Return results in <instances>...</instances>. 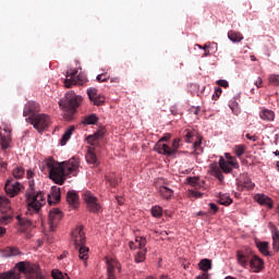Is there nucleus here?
I'll list each match as a JSON object with an SVG mask.
<instances>
[{
    "mask_svg": "<svg viewBox=\"0 0 279 279\" xmlns=\"http://www.w3.org/2000/svg\"><path fill=\"white\" fill-rule=\"evenodd\" d=\"M228 38L231 40V43H241V40H243V34L236 31H229Z\"/></svg>",
    "mask_w": 279,
    "mask_h": 279,
    "instance_id": "obj_26",
    "label": "nucleus"
},
{
    "mask_svg": "<svg viewBox=\"0 0 279 279\" xmlns=\"http://www.w3.org/2000/svg\"><path fill=\"white\" fill-rule=\"evenodd\" d=\"M239 186L246 189L247 191H252L256 184L252 182V179L247 174H241L238 180Z\"/></svg>",
    "mask_w": 279,
    "mask_h": 279,
    "instance_id": "obj_18",
    "label": "nucleus"
},
{
    "mask_svg": "<svg viewBox=\"0 0 279 279\" xmlns=\"http://www.w3.org/2000/svg\"><path fill=\"white\" fill-rule=\"evenodd\" d=\"M196 47H198V49H204V51L208 49L207 45H205V46L196 45Z\"/></svg>",
    "mask_w": 279,
    "mask_h": 279,
    "instance_id": "obj_62",
    "label": "nucleus"
},
{
    "mask_svg": "<svg viewBox=\"0 0 279 279\" xmlns=\"http://www.w3.org/2000/svg\"><path fill=\"white\" fill-rule=\"evenodd\" d=\"M204 194H202L201 192L195 191V190H190L189 191V196L194 197V199H199Z\"/></svg>",
    "mask_w": 279,
    "mask_h": 279,
    "instance_id": "obj_46",
    "label": "nucleus"
},
{
    "mask_svg": "<svg viewBox=\"0 0 279 279\" xmlns=\"http://www.w3.org/2000/svg\"><path fill=\"white\" fill-rule=\"evenodd\" d=\"M100 136H101V133H95L94 135H89L87 137V141L88 143H90V145H95V141H97Z\"/></svg>",
    "mask_w": 279,
    "mask_h": 279,
    "instance_id": "obj_48",
    "label": "nucleus"
},
{
    "mask_svg": "<svg viewBox=\"0 0 279 279\" xmlns=\"http://www.w3.org/2000/svg\"><path fill=\"white\" fill-rule=\"evenodd\" d=\"M272 247H274L275 252L279 251V233L278 232H276L272 235Z\"/></svg>",
    "mask_w": 279,
    "mask_h": 279,
    "instance_id": "obj_43",
    "label": "nucleus"
},
{
    "mask_svg": "<svg viewBox=\"0 0 279 279\" xmlns=\"http://www.w3.org/2000/svg\"><path fill=\"white\" fill-rule=\"evenodd\" d=\"M229 162L231 169H239V161L234 157H230V160H227Z\"/></svg>",
    "mask_w": 279,
    "mask_h": 279,
    "instance_id": "obj_49",
    "label": "nucleus"
},
{
    "mask_svg": "<svg viewBox=\"0 0 279 279\" xmlns=\"http://www.w3.org/2000/svg\"><path fill=\"white\" fill-rule=\"evenodd\" d=\"M76 250H78V258L86 263V260H88V247L78 246Z\"/></svg>",
    "mask_w": 279,
    "mask_h": 279,
    "instance_id": "obj_31",
    "label": "nucleus"
},
{
    "mask_svg": "<svg viewBox=\"0 0 279 279\" xmlns=\"http://www.w3.org/2000/svg\"><path fill=\"white\" fill-rule=\"evenodd\" d=\"M5 169H8V163L1 162L0 163V171H5Z\"/></svg>",
    "mask_w": 279,
    "mask_h": 279,
    "instance_id": "obj_60",
    "label": "nucleus"
},
{
    "mask_svg": "<svg viewBox=\"0 0 279 279\" xmlns=\"http://www.w3.org/2000/svg\"><path fill=\"white\" fill-rule=\"evenodd\" d=\"M107 276L108 279H117L114 271H121V264L114 258H107Z\"/></svg>",
    "mask_w": 279,
    "mask_h": 279,
    "instance_id": "obj_16",
    "label": "nucleus"
},
{
    "mask_svg": "<svg viewBox=\"0 0 279 279\" xmlns=\"http://www.w3.org/2000/svg\"><path fill=\"white\" fill-rule=\"evenodd\" d=\"M236 258H238V263H239V265H241V267H247V265L250 263V267H251V269H253V271L255 274H258V271H260L263 269V267H265V262H263V259L260 257H258V255H253L250 258V252L238 251Z\"/></svg>",
    "mask_w": 279,
    "mask_h": 279,
    "instance_id": "obj_3",
    "label": "nucleus"
},
{
    "mask_svg": "<svg viewBox=\"0 0 279 279\" xmlns=\"http://www.w3.org/2000/svg\"><path fill=\"white\" fill-rule=\"evenodd\" d=\"M269 82L272 84V86H279V75L271 74L269 76Z\"/></svg>",
    "mask_w": 279,
    "mask_h": 279,
    "instance_id": "obj_47",
    "label": "nucleus"
},
{
    "mask_svg": "<svg viewBox=\"0 0 279 279\" xmlns=\"http://www.w3.org/2000/svg\"><path fill=\"white\" fill-rule=\"evenodd\" d=\"M99 121V118H97V116L95 114H90L85 117V119L83 120V124L84 125H95V123H97Z\"/></svg>",
    "mask_w": 279,
    "mask_h": 279,
    "instance_id": "obj_33",
    "label": "nucleus"
},
{
    "mask_svg": "<svg viewBox=\"0 0 279 279\" xmlns=\"http://www.w3.org/2000/svg\"><path fill=\"white\" fill-rule=\"evenodd\" d=\"M259 119H262V121H267V122L275 121L276 112H274V110L271 109L263 108L259 111Z\"/></svg>",
    "mask_w": 279,
    "mask_h": 279,
    "instance_id": "obj_23",
    "label": "nucleus"
},
{
    "mask_svg": "<svg viewBox=\"0 0 279 279\" xmlns=\"http://www.w3.org/2000/svg\"><path fill=\"white\" fill-rule=\"evenodd\" d=\"M60 199H61L60 187L54 185L51 187L50 194H48V204L50 206L53 204H58Z\"/></svg>",
    "mask_w": 279,
    "mask_h": 279,
    "instance_id": "obj_19",
    "label": "nucleus"
},
{
    "mask_svg": "<svg viewBox=\"0 0 279 279\" xmlns=\"http://www.w3.org/2000/svg\"><path fill=\"white\" fill-rule=\"evenodd\" d=\"M26 175H27L29 182H34V180H32V178H34V172L32 170H28Z\"/></svg>",
    "mask_w": 279,
    "mask_h": 279,
    "instance_id": "obj_58",
    "label": "nucleus"
},
{
    "mask_svg": "<svg viewBox=\"0 0 279 279\" xmlns=\"http://www.w3.org/2000/svg\"><path fill=\"white\" fill-rule=\"evenodd\" d=\"M49 171L50 180H53L56 184H64L66 177L69 173H73V171H77L80 168V159L71 158L69 161L64 162H56L53 159H48L45 163Z\"/></svg>",
    "mask_w": 279,
    "mask_h": 279,
    "instance_id": "obj_1",
    "label": "nucleus"
},
{
    "mask_svg": "<svg viewBox=\"0 0 279 279\" xmlns=\"http://www.w3.org/2000/svg\"><path fill=\"white\" fill-rule=\"evenodd\" d=\"M13 219L12 213L9 211V214L7 215H2V217H0V223H2V226H8V223H11Z\"/></svg>",
    "mask_w": 279,
    "mask_h": 279,
    "instance_id": "obj_38",
    "label": "nucleus"
},
{
    "mask_svg": "<svg viewBox=\"0 0 279 279\" xmlns=\"http://www.w3.org/2000/svg\"><path fill=\"white\" fill-rule=\"evenodd\" d=\"M208 173L209 175L217 178L219 182H223V173H232V168L228 160H226L223 157H220L218 163L215 162L209 166Z\"/></svg>",
    "mask_w": 279,
    "mask_h": 279,
    "instance_id": "obj_5",
    "label": "nucleus"
},
{
    "mask_svg": "<svg viewBox=\"0 0 279 279\" xmlns=\"http://www.w3.org/2000/svg\"><path fill=\"white\" fill-rule=\"evenodd\" d=\"M111 83L119 84V77L111 78Z\"/></svg>",
    "mask_w": 279,
    "mask_h": 279,
    "instance_id": "obj_64",
    "label": "nucleus"
},
{
    "mask_svg": "<svg viewBox=\"0 0 279 279\" xmlns=\"http://www.w3.org/2000/svg\"><path fill=\"white\" fill-rule=\"evenodd\" d=\"M4 132H5V134L0 133V145H1L2 149H8L10 147V143L12 141V137L10 135V133L12 131L10 130V128H4Z\"/></svg>",
    "mask_w": 279,
    "mask_h": 279,
    "instance_id": "obj_20",
    "label": "nucleus"
},
{
    "mask_svg": "<svg viewBox=\"0 0 279 279\" xmlns=\"http://www.w3.org/2000/svg\"><path fill=\"white\" fill-rule=\"evenodd\" d=\"M1 279H21V275L14 274V271H9L0 275Z\"/></svg>",
    "mask_w": 279,
    "mask_h": 279,
    "instance_id": "obj_40",
    "label": "nucleus"
},
{
    "mask_svg": "<svg viewBox=\"0 0 279 279\" xmlns=\"http://www.w3.org/2000/svg\"><path fill=\"white\" fill-rule=\"evenodd\" d=\"M73 132H75V126H70L62 135L60 140V145H66V142L71 140V136H73Z\"/></svg>",
    "mask_w": 279,
    "mask_h": 279,
    "instance_id": "obj_25",
    "label": "nucleus"
},
{
    "mask_svg": "<svg viewBox=\"0 0 279 279\" xmlns=\"http://www.w3.org/2000/svg\"><path fill=\"white\" fill-rule=\"evenodd\" d=\"M61 110L68 112L71 117L77 112V108L82 106V96L76 95L75 92H69L65 94L64 98L59 101Z\"/></svg>",
    "mask_w": 279,
    "mask_h": 279,
    "instance_id": "obj_4",
    "label": "nucleus"
},
{
    "mask_svg": "<svg viewBox=\"0 0 279 279\" xmlns=\"http://www.w3.org/2000/svg\"><path fill=\"white\" fill-rule=\"evenodd\" d=\"M185 143H193L194 154H202V137L195 131L185 130Z\"/></svg>",
    "mask_w": 279,
    "mask_h": 279,
    "instance_id": "obj_10",
    "label": "nucleus"
},
{
    "mask_svg": "<svg viewBox=\"0 0 279 279\" xmlns=\"http://www.w3.org/2000/svg\"><path fill=\"white\" fill-rule=\"evenodd\" d=\"M107 181L109 182L110 186H117V184H119V179H117V175H110L107 177Z\"/></svg>",
    "mask_w": 279,
    "mask_h": 279,
    "instance_id": "obj_45",
    "label": "nucleus"
},
{
    "mask_svg": "<svg viewBox=\"0 0 279 279\" xmlns=\"http://www.w3.org/2000/svg\"><path fill=\"white\" fill-rule=\"evenodd\" d=\"M209 278H210V275H208V272H204L196 277V279H209Z\"/></svg>",
    "mask_w": 279,
    "mask_h": 279,
    "instance_id": "obj_56",
    "label": "nucleus"
},
{
    "mask_svg": "<svg viewBox=\"0 0 279 279\" xmlns=\"http://www.w3.org/2000/svg\"><path fill=\"white\" fill-rule=\"evenodd\" d=\"M72 241L76 248L86 246V235L84 234V227H77L72 231Z\"/></svg>",
    "mask_w": 279,
    "mask_h": 279,
    "instance_id": "obj_14",
    "label": "nucleus"
},
{
    "mask_svg": "<svg viewBox=\"0 0 279 279\" xmlns=\"http://www.w3.org/2000/svg\"><path fill=\"white\" fill-rule=\"evenodd\" d=\"M85 158L89 165H97V155H95V153L92 150L86 154Z\"/></svg>",
    "mask_w": 279,
    "mask_h": 279,
    "instance_id": "obj_37",
    "label": "nucleus"
},
{
    "mask_svg": "<svg viewBox=\"0 0 279 279\" xmlns=\"http://www.w3.org/2000/svg\"><path fill=\"white\" fill-rule=\"evenodd\" d=\"M86 82V78H83L82 75H77V70H69L65 75L64 86L65 88H71V86L80 85L82 86Z\"/></svg>",
    "mask_w": 279,
    "mask_h": 279,
    "instance_id": "obj_8",
    "label": "nucleus"
},
{
    "mask_svg": "<svg viewBox=\"0 0 279 279\" xmlns=\"http://www.w3.org/2000/svg\"><path fill=\"white\" fill-rule=\"evenodd\" d=\"M51 276L53 279H69V275L63 274L58 269L52 270Z\"/></svg>",
    "mask_w": 279,
    "mask_h": 279,
    "instance_id": "obj_39",
    "label": "nucleus"
},
{
    "mask_svg": "<svg viewBox=\"0 0 279 279\" xmlns=\"http://www.w3.org/2000/svg\"><path fill=\"white\" fill-rule=\"evenodd\" d=\"M146 254H147V248H140V251L135 255V263H143L145 260Z\"/></svg>",
    "mask_w": 279,
    "mask_h": 279,
    "instance_id": "obj_35",
    "label": "nucleus"
},
{
    "mask_svg": "<svg viewBox=\"0 0 279 279\" xmlns=\"http://www.w3.org/2000/svg\"><path fill=\"white\" fill-rule=\"evenodd\" d=\"M28 210L32 213H38L43 206H45V194L38 192L36 194V184L34 181H28V189L25 194Z\"/></svg>",
    "mask_w": 279,
    "mask_h": 279,
    "instance_id": "obj_2",
    "label": "nucleus"
},
{
    "mask_svg": "<svg viewBox=\"0 0 279 279\" xmlns=\"http://www.w3.org/2000/svg\"><path fill=\"white\" fill-rule=\"evenodd\" d=\"M66 202L72 208L80 206V195L75 191H69L66 194Z\"/></svg>",
    "mask_w": 279,
    "mask_h": 279,
    "instance_id": "obj_21",
    "label": "nucleus"
},
{
    "mask_svg": "<svg viewBox=\"0 0 279 279\" xmlns=\"http://www.w3.org/2000/svg\"><path fill=\"white\" fill-rule=\"evenodd\" d=\"M3 254L4 256L7 257H10V256H20L21 254V250H19V247L16 246H8L3 250Z\"/></svg>",
    "mask_w": 279,
    "mask_h": 279,
    "instance_id": "obj_27",
    "label": "nucleus"
},
{
    "mask_svg": "<svg viewBox=\"0 0 279 279\" xmlns=\"http://www.w3.org/2000/svg\"><path fill=\"white\" fill-rule=\"evenodd\" d=\"M221 93H223V90L221 89V87H217L215 89V94L213 95V99H219V97H221Z\"/></svg>",
    "mask_w": 279,
    "mask_h": 279,
    "instance_id": "obj_51",
    "label": "nucleus"
},
{
    "mask_svg": "<svg viewBox=\"0 0 279 279\" xmlns=\"http://www.w3.org/2000/svg\"><path fill=\"white\" fill-rule=\"evenodd\" d=\"M198 267L202 271L208 272L213 269V260L208 258H204L198 263Z\"/></svg>",
    "mask_w": 279,
    "mask_h": 279,
    "instance_id": "obj_24",
    "label": "nucleus"
},
{
    "mask_svg": "<svg viewBox=\"0 0 279 279\" xmlns=\"http://www.w3.org/2000/svg\"><path fill=\"white\" fill-rule=\"evenodd\" d=\"M135 243L137 244L140 250H143V248H145V245H147V239H145L143 236H136Z\"/></svg>",
    "mask_w": 279,
    "mask_h": 279,
    "instance_id": "obj_41",
    "label": "nucleus"
},
{
    "mask_svg": "<svg viewBox=\"0 0 279 279\" xmlns=\"http://www.w3.org/2000/svg\"><path fill=\"white\" fill-rule=\"evenodd\" d=\"M246 138L248 141H252L253 143H256V141H258V137L256 135H251L250 133L246 134Z\"/></svg>",
    "mask_w": 279,
    "mask_h": 279,
    "instance_id": "obj_55",
    "label": "nucleus"
},
{
    "mask_svg": "<svg viewBox=\"0 0 279 279\" xmlns=\"http://www.w3.org/2000/svg\"><path fill=\"white\" fill-rule=\"evenodd\" d=\"M255 86L257 88H260L263 86V78L260 77H257V80L255 81Z\"/></svg>",
    "mask_w": 279,
    "mask_h": 279,
    "instance_id": "obj_57",
    "label": "nucleus"
},
{
    "mask_svg": "<svg viewBox=\"0 0 279 279\" xmlns=\"http://www.w3.org/2000/svg\"><path fill=\"white\" fill-rule=\"evenodd\" d=\"M256 246L259 250L260 254H264V256H269V243L257 242Z\"/></svg>",
    "mask_w": 279,
    "mask_h": 279,
    "instance_id": "obj_30",
    "label": "nucleus"
},
{
    "mask_svg": "<svg viewBox=\"0 0 279 279\" xmlns=\"http://www.w3.org/2000/svg\"><path fill=\"white\" fill-rule=\"evenodd\" d=\"M87 95L94 106H104V104H106V97L99 94V92L95 87L88 88Z\"/></svg>",
    "mask_w": 279,
    "mask_h": 279,
    "instance_id": "obj_15",
    "label": "nucleus"
},
{
    "mask_svg": "<svg viewBox=\"0 0 279 279\" xmlns=\"http://www.w3.org/2000/svg\"><path fill=\"white\" fill-rule=\"evenodd\" d=\"M169 141H171V134L167 133V134H165V135L159 140L157 146L160 145V143H162V142H166V143H167V142H169Z\"/></svg>",
    "mask_w": 279,
    "mask_h": 279,
    "instance_id": "obj_52",
    "label": "nucleus"
},
{
    "mask_svg": "<svg viewBox=\"0 0 279 279\" xmlns=\"http://www.w3.org/2000/svg\"><path fill=\"white\" fill-rule=\"evenodd\" d=\"M209 208H210V210H213V213H218L219 211V207L215 203H210Z\"/></svg>",
    "mask_w": 279,
    "mask_h": 279,
    "instance_id": "obj_54",
    "label": "nucleus"
},
{
    "mask_svg": "<svg viewBox=\"0 0 279 279\" xmlns=\"http://www.w3.org/2000/svg\"><path fill=\"white\" fill-rule=\"evenodd\" d=\"M159 195L163 199H171V197H173V190H171L167 186H161V187H159Z\"/></svg>",
    "mask_w": 279,
    "mask_h": 279,
    "instance_id": "obj_28",
    "label": "nucleus"
},
{
    "mask_svg": "<svg viewBox=\"0 0 279 279\" xmlns=\"http://www.w3.org/2000/svg\"><path fill=\"white\" fill-rule=\"evenodd\" d=\"M60 221H62V211L58 208L51 209L48 216L50 232H56V229L60 225Z\"/></svg>",
    "mask_w": 279,
    "mask_h": 279,
    "instance_id": "obj_12",
    "label": "nucleus"
},
{
    "mask_svg": "<svg viewBox=\"0 0 279 279\" xmlns=\"http://www.w3.org/2000/svg\"><path fill=\"white\" fill-rule=\"evenodd\" d=\"M116 199L120 206H123V197L117 196Z\"/></svg>",
    "mask_w": 279,
    "mask_h": 279,
    "instance_id": "obj_61",
    "label": "nucleus"
},
{
    "mask_svg": "<svg viewBox=\"0 0 279 279\" xmlns=\"http://www.w3.org/2000/svg\"><path fill=\"white\" fill-rule=\"evenodd\" d=\"M83 199L89 213H99L101 210V205L99 204V199L96 196H94L92 192L86 191L85 193H83Z\"/></svg>",
    "mask_w": 279,
    "mask_h": 279,
    "instance_id": "obj_9",
    "label": "nucleus"
},
{
    "mask_svg": "<svg viewBox=\"0 0 279 279\" xmlns=\"http://www.w3.org/2000/svg\"><path fill=\"white\" fill-rule=\"evenodd\" d=\"M151 215H153V217L160 219V217H162V207H160V206L153 207Z\"/></svg>",
    "mask_w": 279,
    "mask_h": 279,
    "instance_id": "obj_42",
    "label": "nucleus"
},
{
    "mask_svg": "<svg viewBox=\"0 0 279 279\" xmlns=\"http://www.w3.org/2000/svg\"><path fill=\"white\" fill-rule=\"evenodd\" d=\"M218 202L222 206H230V204H232V198H230L227 194H219Z\"/></svg>",
    "mask_w": 279,
    "mask_h": 279,
    "instance_id": "obj_34",
    "label": "nucleus"
},
{
    "mask_svg": "<svg viewBox=\"0 0 279 279\" xmlns=\"http://www.w3.org/2000/svg\"><path fill=\"white\" fill-rule=\"evenodd\" d=\"M5 234V229L3 227H0V236H3Z\"/></svg>",
    "mask_w": 279,
    "mask_h": 279,
    "instance_id": "obj_63",
    "label": "nucleus"
},
{
    "mask_svg": "<svg viewBox=\"0 0 279 279\" xmlns=\"http://www.w3.org/2000/svg\"><path fill=\"white\" fill-rule=\"evenodd\" d=\"M178 149H180V138H174L171 146L167 144L157 145L158 154H162L163 156H175Z\"/></svg>",
    "mask_w": 279,
    "mask_h": 279,
    "instance_id": "obj_11",
    "label": "nucleus"
},
{
    "mask_svg": "<svg viewBox=\"0 0 279 279\" xmlns=\"http://www.w3.org/2000/svg\"><path fill=\"white\" fill-rule=\"evenodd\" d=\"M243 154H245V146L236 145L235 146V156H238V158H241V156H243Z\"/></svg>",
    "mask_w": 279,
    "mask_h": 279,
    "instance_id": "obj_44",
    "label": "nucleus"
},
{
    "mask_svg": "<svg viewBox=\"0 0 279 279\" xmlns=\"http://www.w3.org/2000/svg\"><path fill=\"white\" fill-rule=\"evenodd\" d=\"M216 84H217L218 86H221L222 88H228V86H230V84H229L228 81H226V80H218V81L216 82Z\"/></svg>",
    "mask_w": 279,
    "mask_h": 279,
    "instance_id": "obj_50",
    "label": "nucleus"
},
{
    "mask_svg": "<svg viewBox=\"0 0 279 279\" xmlns=\"http://www.w3.org/2000/svg\"><path fill=\"white\" fill-rule=\"evenodd\" d=\"M96 80L97 82H108L109 76L108 74H99Z\"/></svg>",
    "mask_w": 279,
    "mask_h": 279,
    "instance_id": "obj_53",
    "label": "nucleus"
},
{
    "mask_svg": "<svg viewBox=\"0 0 279 279\" xmlns=\"http://www.w3.org/2000/svg\"><path fill=\"white\" fill-rule=\"evenodd\" d=\"M13 177L15 178V180H21V178H23V175H25V169L22 166H16L13 169Z\"/></svg>",
    "mask_w": 279,
    "mask_h": 279,
    "instance_id": "obj_32",
    "label": "nucleus"
},
{
    "mask_svg": "<svg viewBox=\"0 0 279 279\" xmlns=\"http://www.w3.org/2000/svg\"><path fill=\"white\" fill-rule=\"evenodd\" d=\"M23 189V185H21L16 180L14 179H8L7 183L4 185V191L9 197H16L19 193H21Z\"/></svg>",
    "mask_w": 279,
    "mask_h": 279,
    "instance_id": "obj_13",
    "label": "nucleus"
},
{
    "mask_svg": "<svg viewBox=\"0 0 279 279\" xmlns=\"http://www.w3.org/2000/svg\"><path fill=\"white\" fill-rule=\"evenodd\" d=\"M129 247H130V250H136V247H138V246L136 245V242H130Z\"/></svg>",
    "mask_w": 279,
    "mask_h": 279,
    "instance_id": "obj_59",
    "label": "nucleus"
},
{
    "mask_svg": "<svg viewBox=\"0 0 279 279\" xmlns=\"http://www.w3.org/2000/svg\"><path fill=\"white\" fill-rule=\"evenodd\" d=\"M16 268L21 274H25L26 278L29 279H41L43 275L40 274V267L36 264H29L25 262H19Z\"/></svg>",
    "mask_w": 279,
    "mask_h": 279,
    "instance_id": "obj_7",
    "label": "nucleus"
},
{
    "mask_svg": "<svg viewBox=\"0 0 279 279\" xmlns=\"http://www.w3.org/2000/svg\"><path fill=\"white\" fill-rule=\"evenodd\" d=\"M8 210H10V199L5 196H0V213L3 215L4 213H8Z\"/></svg>",
    "mask_w": 279,
    "mask_h": 279,
    "instance_id": "obj_29",
    "label": "nucleus"
},
{
    "mask_svg": "<svg viewBox=\"0 0 279 279\" xmlns=\"http://www.w3.org/2000/svg\"><path fill=\"white\" fill-rule=\"evenodd\" d=\"M40 111V105L38 102L29 101L24 106L23 117H33Z\"/></svg>",
    "mask_w": 279,
    "mask_h": 279,
    "instance_id": "obj_17",
    "label": "nucleus"
},
{
    "mask_svg": "<svg viewBox=\"0 0 279 279\" xmlns=\"http://www.w3.org/2000/svg\"><path fill=\"white\" fill-rule=\"evenodd\" d=\"M26 122L31 123L37 132H44V130H47L51 125V118L45 113L33 114L26 118Z\"/></svg>",
    "mask_w": 279,
    "mask_h": 279,
    "instance_id": "obj_6",
    "label": "nucleus"
},
{
    "mask_svg": "<svg viewBox=\"0 0 279 279\" xmlns=\"http://www.w3.org/2000/svg\"><path fill=\"white\" fill-rule=\"evenodd\" d=\"M255 202L257 204H260V206H267L268 208H274V201L269 198V196L265 194H256L254 197Z\"/></svg>",
    "mask_w": 279,
    "mask_h": 279,
    "instance_id": "obj_22",
    "label": "nucleus"
},
{
    "mask_svg": "<svg viewBox=\"0 0 279 279\" xmlns=\"http://www.w3.org/2000/svg\"><path fill=\"white\" fill-rule=\"evenodd\" d=\"M16 219H17L21 228H23L22 230H25V229L29 228V226H32V220H29V219L21 218V216H17Z\"/></svg>",
    "mask_w": 279,
    "mask_h": 279,
    "instance_id": "obj_36",
    "label": "nucleus"
}]
</instances>
